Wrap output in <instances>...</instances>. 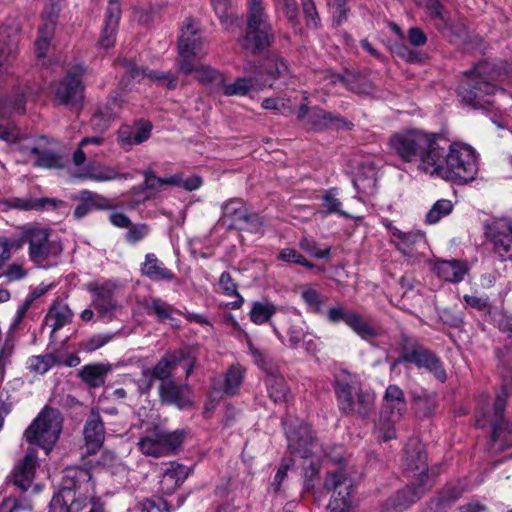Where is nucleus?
I'll return each instance as SVG.
<instances>
[{
	"label": "nucleus",
	"instance_id": "bb28decb",
	"mask_svg": "<svg viewBox=\"0 0 512 512\" xmlns=\"http://www.w3.org/2000/svg\"><path fill=\"white\" fill-rule=\"evenodd\" d=\"M120 17L121 8L119 0H109L105 14L104 27L99 39L101 47L107 49L114 45Z\"/></svg>",
	"mask_w": 512,
	"mask_h": 512
},
{
	"label": "nucleus",
	"instance_id": "393cba45",
	"mask_svg": "<svg viewBox=\"0 0 512 512\" xmlns=\"http://www.w3.org/2000/svg\"><path fill=\"white\" fill-rule=\"evenodd\" d=\"M298 118L305 121L306 124L311 125L315 129H322L328 127H341V124L347 125V123L333 115L331 112L323 109L314 107L309 108L307 105H301L298 111Z\"/></svg>",
	"mask_w": 512,
	"mask_h": 512
},
{
	"label": "nucleus",
	"instance_id": "09e8293b",
	"mask_svg": "<svg viewBox=\"0 0 512 512\" xmlns=\"http://www.w3.org/2000/svg\"><path fill=\"white\" fill-rule=\"evenodd\" d=\"M419 5H425L431 17L436 21L435 25L438 29L448 26V14L444 10L442 4L438 0H416Z\"/></svg>",
	"mask_w": 512,
	"mask_h": 512
},
{
	"label": "nucleus",
	"instance_id": "6ab92c4d",
	"mask_svg": "<svg viewBox=\"0 0 512 512\" xmlns=\"http://www.w3.org/2000/svg\"><path fill=\"white\" fill-rule=\"evenodd\" d=\"M61 10V0H48L44 6L36 42L37 57H45L50 49L56 22Z\"/></svg>",
	"mask_w": 512,
	"mask_h": 512
},
{
	"label": "nucleus",
	"instance_id": "864d4df0",
	"mask_svg": "<svg viewBox=\"0 0 512 512\" xmlns=\"http://www.w3.org/2000/svg\"><path fill=\"white\" fill-rule=\"evenodd\" d=\"M117 333H105V334H96L91 336L90 338L82 341L80 343L81 350L85 352H93L101 347L105 346L107 343L113 340Z\"/></svg>",
	"mask_w": 512,
	"mask_h": 512
},
{
	"label": "nucleus",
	"instance_id": "774afa93",
	"mask_svg": "<svg viewBox=\"0 0 512 512\" xmlns=\"http://www.w3.org/2000/svg\"><path fill=\"white\" fill-rule=\"evenodd\" d=\"M117 140L121 147L125 150L130 149L133 145H136L134 143L135 141V135H134V128L124 125L122 126L117 135Z\"/></svg>",
	"mask_w": 512,
	"mask_h": 512
},
{
	"label": "nucleus",
	"instance_id": "5fc2aeb1",
	"mask_svg": "<svg viewBox=\"0 0 512 512\" xmlns=\"http://www.w3.org/2000/svg\"><path fill=\"white\" fill-rule=\"evenodd\" d=\"M277 258L283 262L298 264L312 269L314 264L308 261L303 255L293 248H283L279 251Z\"/></svg>",
	"mask_w": 512,
	"mask_h": 512
},
{
	"label": "nucleus",
	"instance_id": "e433bc0d",
	"mask_svg": "<svg viewBox=\"0 0 512 512\" xmlns=\"http://www.w3.org/2000/svg\"><path fill=\"white\" fill-rule=\"evenodd\" d=\"M110 371L111 366L108 364H88L81 368L79 371V377L91 388H97L105 383L107 374Z\"/></svg>",
	"mask_w": 512,
	"mask_h": 512
},
{
	"label": "nucleus",
	"instance_id": "c756f323",
	"mask_svg": "<svg viewBox=\"0 0 512 512\" xmlns=\"http://www.w3.org/2000/svg\"><path fill=\"white\" fill-rule=\"evenodd\" d=\"M73 313L67 303L63 300L56 299L51 304L48 313L44 319V328L50 329L52 335L57 330L69 324L72 320Z\"/></svg>",
	"mask_w": 512,
	"mask_h": 512
},
{
	"label": "nucleus",
	"instance_id": "7ed1b4c3",
	"mask_svg": "<svg viewBox=\"0 0 512 512\" xmlns=\"http://www.w3.org/2000/svg\"><path fill=\"white\" fill-rule=\"evenodd\" d=\"M93 484L87 469L68 467L64 471L62 488L53 496L49 512H81L91 499Z\"/></svg>",
	"mask_w": 512,
	"mask_h": 512
},
{
	"label": "nucleus",
	"instance_id": "f704fd0d",
	"mask_svg": "<svg viewBox=\"0 0 512 512\" xmlns=\"http://www.w3.org/2000/svg\"><path fill=\"white\" fill-rule=\"evenodd\" d=\"M333 83H341L354 93L369 95L374 91L373 83L359 73L347 71L344 75H335Z\"/></svg>",
	"mask_w": 512,
	"mask_h": 512
},
{
	"label": "nucleus",
	"instance_id": "f03ea898",
	"mask_svg": "<svg viewBox=\"0 0 512 512\" xmlns=\"http://www.w3.org/2000/svg\"><path fill=\"white\" fill-rule=\"evenodd\" d=\"M432 176L447 181L468 183L473 181L479 171L478 154L469 145L454 143L449 150L440 146Z\"/></svg>",
	"mask_w": 512,
	"mask_h": 512
},
{
	"label": "nucleus",
	"instance_id": "4468645a",
	"mask_svg": "<svg viewBox=\"0 0 512 512\" xmlns=\"http://www.w3.org/2000/svg\"><path fill=\"white\" fill-rule=\"evenodd\" d=\"M86 72V67L82 64L73 66L65 77L55 86V98L63 105L80 109L84 99L85 86L82 83L81 76Z\"/></svg>",
	"mask_w": 512,
	"mask_h": 512
},
{
	"label": "nucleus",
	"instance_id": "412c9836",
	"mask_svg": "<svg viewBox=\"0 0 512 512\" xmlns=\"http://www.w3.org/2000/svg\"><path fill=\"white\" fill-rule=\"evenodd\" d=\"M490 235L500 259L512 261V222L508 219L495 221L490 227Z\"/></svg>",
	"mask_w": 512,
	"mask_h": 512
},
{
	"label": "nucleus",
	"instance_id": "2eb2a0df",
	"mask_svg": "<svg viewBox=\"0 0 512 512\" xmlns=\"http://www.w3.org/2000/svg\"><path fill=\"white\" fill-rule=\"evenodd\" d=\"M406 406L403 391L397 385H389L385 391L383 405V416L387 419L379 424L383 441H389L395 437L394 424L400 420L406 411Z\"/></svg>",
	"mask_w": 512,
	"mask_h": 512
},
{
	"label": "nucleus",
	"instance_id": "cd10ccee",
	"mask_svg": "<svg viewBox=\"0 0 512 512\" xmlns=\"http://www.w3.org/2000/svg\"><path fill=\"white\" fill-rule=\"evenodd\" d=\"M248 210L241 199H230L222 204V215L219 224L232 230L242 225L243 219L246 217Z\"/></svg>",
	"mask_w": 512,
	"mask_h": 512
},
{
	"label": "nucleus",
	"instance_id": "0e129e2a",
	"mask_svg": "<svg viewBox=\"0 0 512 512\" xmlns=\"http://www.w3.org/2000/svg\"><path fill=\"white\" fill-rule=\"evenodd\" d=\"M354 311L346 310L343 306H335L329 308L326 312V318L329 322L336 324L339 322H344L348 325V319L351 318Z\"/></svg>",
	"mask_w": 512,
	"mask_h": 512
},
{
	"label": "nucleus",
	"instance_id": "b1692460",
	"mask_svg": "<svg viewBox=\"0 0 512 512\" xmlns=\"http://www.w3.org/2000/svg\"><path fill=\"white\" fill-rule=\"evenodd\" d=\"M391 242L403 256L413 260L418 258V250L426 245L425 236L420 231L403 232L398 228H393Z\"/></svg>",
	"mask_w": 512,
	"mask_h": 512
},
{
	"label": "nucleus",
	"instance_id": "6e6552de",
	"mask_svg": "<svg viewBox=\"0 0 512 512\" xmlns=\"http://www.w3.org/2000/svg\"><path fill=\"white\" fill-rule=\"evenodd\" d=\"M336 396L339 409L345 414L367 417L374 406V396L362 391L357 378L346 372L337 377Z\"/></svg>",
	"mask_w": 512,
	"mask_h": 512
},
{
	"label": "nucleus",
	"instance_id": "58836bf2",
	"mask_svg": "<svg viewBox=\"0 0 512 512\" xmlns=\"http://www.w3.org/2000/svg\"><path fill=\"white\" fill-rule=\"evenodd\" d=\"M347 326L364 340H369L379 335V329L355 311L351 318L348 319Z\"/></svg>",
	"mask_w": 512,
	"mask_h": 512
},
{
	"label": "nucleus",
	"instance_id": "052dcab7",
	"mask_svg": "<svg viewBox=\"0 0 512 512\" xmlns=\"http://www.w3.org/2000/svg\"><path fill=\"white\" fill-rule=\"evenodd\" d=\"M34 165L44 168H55L59 166V158L48 151H40L38 147H34Z\"/></svg>",
	"mask_w": 512,
	"mask_h": 512
},
{
	"label": "nucleus",
	"instance_id": "20e7f679",
	"mask_svg": "<svg viewBox=\"0 0 512 512\" xmlns=\"http://www.w3.org/2000/svg\"><path fill=\"white\" fill-rule=\"evenodd\" d=\"M287 64L281 59H269L255 77H242L220 86L226 96H245L266 87L282 89L290 84Z\"/></svg>",
	"mask_w": 512,
	"mask_h": 512
},
{
	"label": "nucleus",
	"instance_id": "a18cd8bd",
	"mask_svg": "<svg viewBox=\"0 0 512 512\" xmlns=\"http://www.w3.org/2000/svg\"><path fill=\"white\" fill-rule=\"evenodd\" d=\"M193 72L195 73L196 79L204 84L212 85L216 88H220V86L224 84L223 74L209 66L194 64L192 73Z\"/></svg>",
	"mask_w": 512,
	"mask_h": 512
},
{
	"label": "nucleus",
	"instance_id": "13d9d810",
	"mask_svg": "<svg viewBox=\"0 0 512 512\" xmlns=\"http://www.w3.org/2000/svg\"><path fill=\"white\" fill-rule=\"evenodd\" d=\"M212 6L221 24L229 28L234 21L232 13H230L229 0H212Z\"/></svg>",
	"mask_w": 512,
	"mask_h": 512
},
{
	"label": "nucleus",
	"instance_id": "c85d7f7f",
	"mask_svg": "<svg viewBox=\"0 0 512 512\" xmlns=\"http://www.w3.org/2000/svg\"><path fill=\"white\" fill-rule=\"evenodd\" d=\"M189 473L190 469L180 463H168L160 480L161 492L167 495L172 494L185 481Z\"/></svg>",
	"mask_w": 512,
	"mask_h": 512
},
{
	"label": "nucleus",
	"instance_id": "a19ab883",
	"mask_svg": "<svg viewBox=\"0 0 512 512\" xmlns=\"http://www.w3.org/2000/svg\"><path fill=\"white\" fill-rule=\"evenodd\" d=\"M31 305H32V293H30L26 297V299L24 300V302L22 303V305L18 308V310L16 312L15 318L9 327V331L7 332V338H6V341L4 344V348L1 351V358H3L5 355L9 354L11 338L21 328V323H22L24 317L26 316V313Z\"/></svg>",
	"mask_w": 512,
	"mask_h": 512
},
{
	"label": "nucleus",
	"instance_id": "f8f14e48",
	"mask_svg": "<svg viewBox=\"0 0 512 512\" xmlns=\"http://www.w3.org/2000/svg\"><path fill=\"white\" fill-rule=\"evenodd\" d=\"M183 440V434L180 431L169 432L160 427L147 431L142 437L138 446L140 451L146 456L162 457L170 454L177 449Z\"/></svg>",
	"mask_w": 512,
	"mask_h": 512
},
{
	"label": "nucleus",
	"instance_id": "5701e85b",
	"mask_svg": "<svg viewBox=\"0 0 512 512\" xmlns=\"http://www.w3.org/2000/svg\"><path fill=\"white\" fill-rule=\"evenodd\" d=\"M79 177L96 182H110L115 180L132 179L133 175L128 172H122L121 166H109L100 162H90Z\"/></svg>",
	"mask_w": 512,
	"mask_h": 512
},
{
	"label": "nucleus",
	"instance_id": "1a4fd4ad",
	"mask_svg": "<svg viewBox=\"0 0 512 512\" xmlns=\"http://www.w3.org/2000/svg\"><path fill=\"white\" fill-rule=\"evenodd\" d=\"M177 66L179 72L190 74L194 69L193 59H200L207 54L205 41L201 35L200 29L193 20H186L181 29V35L178 40Z\"/></svg>",
	"mask_w": 512,
	"mask_h": 512
},
{
	"label": "nucleus",
	"instance_id": "dca6fc26",
	"mask_svg": "<svg viewBox=\"0 0 512 512\" xmlns=\"http://www.w3.org/2000/svg\"><path fill=\"white\" fill-rule=\"evenodd\" d=\"M288 449L291 454L301 458H309L316 454L318 444L314 440L310 428L303 422H284Z\"/></svg>",
	"mask_w": 512,
	"mask_h": 512
},
{
	"label": "nucleus",
	"instance_id": "6e6d98bb",
	"mask_svg": "<svg viewBox=\"0 0 512 512\" xmlns=\"http://www.w3.org/2000/svg\"><path fill=\"white\" fill-rule=\"evenodd\" d=\"M301 297L313 313H322V300L320 294L311 287H304L301 291Z\"/></svg>",
	"mask_w": 512,
	"mask_h": 512
},
{
	"label": "nucleus",
	"instance_id": "bf43d9fd",
	"mask_svg": "<svg viewBox=\"0 0 512 512\" xmlns=\"http://www.w3.org/2000/svg\"><path fill=\"white\" fill-rule=\"evenodd\" d=\"M355 189L363 195H372L376 191V178L372 173L370 176L358 175L353 180Z\"/></svg>",
	"mask_w": 512,
	"mask_h": 512
},
{
	"label": "nucleus",
	"instance_id": "9b49d317",
	"mask_svg": "<svg viewBox=\"0 0 512 512\" xmlns=\"http://www.w3.org/2000/svg\"><path fill=\"white\" fill-rule=\"evenodd\" d=\"M194 365L195 357L187 350L166 354L151 371L148 369L143 371V375L146 378L145 389L149 390L151 388L154 379L160 380L161 383L172 381L170 377L178 366H183L186 370V377H188L193 371Z\"/></svg>",
	"mask_w": 512,
	"mask_h": 512
},
{
	"label": "nucleus",
	"instance_id": "c03bdc74",
	"mask_svg": "<svg viewBox=\"0 0 512 512\" xmlns=\"http://www.w3.org/2000/svg\"><path fill=\"white\" fill-rule=\"evenodd\" d=\"M508 397V392L504 387L502 392L499 393L495 399L493 406V416L490 417L487 422H489L493 428L492 430V439L496 441L499 436L500 423L502 421V414L505 409L506 399Z\"/></svg>",
	"mask_w": 512,
	"mask_h": 512
},
{
	"label": "nucleus",
	"instance_id": "ddd939ff",
	"mask_svg": "<svg viewBox=\"0 0 512 512\" xmlns=\"http://www.w3.org/2000/svg\"><path fill=\"white\" fill-rule=\"evenodd\" d=\"M404 344L400 357L396 363H413L419 369H425L440 382H444L447 378L446 372L442 366L440 359L433 353L416 343H410L407 338H404Z\"/></svg>",
	"mask_w": 512,
	"mask_h": 512
},
{
	"label": "nucleus",
	"instance_id": "4be33fe9",
	"mask_svg": "<svg viewBox=\"0 0 512 512\" xmlns=\"http://www.w3.org/2000/svg\"><path fill=\"white\" fill-rule=\"evenodd\" d=\"M85 447L88 454L100 449L105 438V428L99 410L92 408L83 429Z\"/></svg>",
	"mask_w": 512,
	"mask_h": 512
},
{
	"label": "nucleus",
	"instance_id": "2f4dec72",
	"mask_svg": "<svg viewBox=\"0 0 512 512\" xmlns=\"http://www.w3.org/2000/svg\"><path fill=\"white\" fill-rule=\"evenodd\" d=\"M159 393L163 402L175 405L180 409H184L191 404L189 388L184 385H177L173 380L161 383Z\"/></svg>",
	"mask_w": 512,
	"mask_h": 512
},
{
	"label": "nucleus",
	"instance_id": "8fccbe9b",
	"mask_svg": "<svg viewBox=\"0 0 512 512\" xmlns=\"http://www.w3.org/2000/svg\"><path fill=\"white\" fill-rule=\"evenodd\" d=\"M79 199L80 201H87L91 209L110 210L114 208L110 199L89 190H82Z\"/></svg>",
	"mask_w": 512,
	"mask_h": 512
},
{
	"label": "nucleus",
	"instance_id": "69168bd1",
	"mask_svg": "<svg viewBox=\"0 0 512 512\" xmlns=\"http://www.w3.org/2000/svg\"><path fill=\"white\" fill-rule=\"evenodd\" d=\"M414 405L418 413L429 416L435 408V401L432 396L423 394L414 397Z\"/></svg>",
	"mask_w": 512,
	"mask_h": 512
},
{
	"label": "nucleus",
	"instance_id": "a211bd4d",
	"mask_svg": "<svg viewBox=\"0 0 512 512\" xmlns=\"http://www.w3.org/2000/svg\"><path fill=\"white\" fill-rule=\"evenodd\" d=\"M88 290L92 293V303L100 317L111 321L121 308L115 298V283H90Z\"/></svg>",
	"mask_w": 512,
	"mask_h": 512
},
{
	"label": "nucleus",
	"instance_id": "aec40b11",
	"mask_svg": "<svg viewBox=\"0 0 512 512\" xmlns=\"http://www.w3.org/2000/svg\"><path fill=\"white\" fill-rule=\"evenodd\" d=\"M324 486L327 490L334 489L337 493L329 503L330 512H348L351 484L342 472L329 473Z\"/></svg>",
	"mask_w": 512,
	"mask_h": 512
},
{
	"label": "nucleus",
	"instance_id": "de8ad7c7",
	"mask_svg": "<svg viewBox=\"0 0 512 512\" xmlns=\"http://www.w3.org/2000/svg\"><path fill=\"white\" fill-rule=\"evenodd\" d=\"M104 143V138L102 136H92L83 138L78 146V149L73 154V163L75 166H81L86 161L87 155H96V152L93 150L85 151L89 145L100 146Z\"/></svg>",
	"mask_w": 512,
	"mask_h": 512
},
{
	"label": "nucleus",
	"instance_id": "e2e57ef3",
	"mask_svg": "<svg viewBox=\"0 0 512 512\" xmlns=\"http://www.w3.org/2000/svg\"><path fill=\"white\" fill-rule=\"evenodd\" d=\"M139 510L140 512H170L167 502L160 497L144 500L139 504Z\"/></svg>",
	"mask_w": 512,
	"mask_h": 512
},
{
	"label": "nucleus",
	"instance_id": "79ce46f5",
	"mask_svg": "<svg viewBox=\"0 0 512 512\" xmlns=\"http://www.w3.org/2000/svg\"><path fill=\"white\" fill-rule=\"evenodd\" d=\"M266 386L269 397L275 402H285L288 395V387L283 376L270 373L267 375Z\"/></svg>",
	"mask_w": 512,
	"mask_h": 512
},
{
	"label": "nucleus",
	"instance_id": "c9c22d12",
	"mask_svg": "<svg viewBox=\"0 0 512 512\" xmlns=\"http://www.w3.org/2000/svg\"><path fill=\"white\" fill-rule=\"evenodd\" d=\"M435 270L444 280L458 283L464 279L468 272V267L465 262L453 259L437 262Z\"/></svg>",
	"mask_w": 512,
	"mask_h": 512
},
{
	"label": "nucleus",
	"instance_id": "338daca9",
	"mask_svg": "<svg viewBox=\"0 0 512 512\" xmlns=\"http://www.w3.org/2000/svg\"><path fill=\"white\" fill-rule=\"evenodd\" d=\"M493 323L503 332L512 333V317L500 310L490 313Z\"/></svg>",
	"mask_w": 512,
	"mask_h": 512
},
{
	"label": "nucleus",
	"instance_id": "9d476101",
	"mask_svg": "<svg viewBox=\"0 0 512 512\" xmlns=\"http://www.w3.org/2000/svg\"><path fill=\"white\" fill-rule=\"evenodd\" d=\"M63 418L54 408H45L34 419V444L44 450L45 455L52 450L62 431Z\"/></svg>",
	"mask_w": 512,
	"mask_h": 512
},
{
	"label": "nucleus",
	"instance_id": "39448f33",
	"mask_svg": "<svg viewBox=\"0 0 512 512\" xmlns=\"http://www.w3.org/2000/svg\"><path fill=\"white\" fill-rule=\"evenodd\" d=\"M427 471V456L423 446L416 440L409 442L405 447V472L409 477H415L416 483L407 485L398 492L396 507L406 509L426 493L429 489Z\"/></svg>",
	"mask_w": 512,
	"mask_h": 512
},
{
	"label": "nucleus",
	"instance_id": "7c9ffc66",
	"mask_svg": "<svg viewBox=\"0 0 512 512\" xmlns=\"http://www.w3.org/2000/svg\"><path fill=\"white\" fill-rule=\"evenodd\" d=\"M126 71L133 79L142 80L148 78L157 84H165L167 88L174 89L177 86V78L171 72H160L148 70L147 68L137 67L129 61H125Z\"/></svg>",
	"mask_w": 512,
	"mask_h": 512
},
{
	"label": "nucleus",
	"instance_id": "49530a36",
	"mask_svg": "<svg viewBox=\"0 0 512 512\" xmlns=\"http://www.w3.org/2000/svg\"><path fill=\"white\" fill-rule=\"evenodd\" d=\"M342 203L338 198V193L336 189H330L325 192L322 198V211L325 215L329 214H338L344 218H350V214L341 209Z\"/></svg>",
	"mask_w": 512,
	"mask_h": 512
},
{
	"label": "nucleus",
	"instance_id": "423d86ee",
	"mask_svg": "<svg viewBox=\"0 0 512 512\" xmlns=\"http://www.w3.org/2000/svg\"><path fill=\"white\" fill-rule=\"evenodd\" d=\"M465 81L459 88V96L466 105L474 109H485L493 104L492 97L498 91L491 73V65L487 62L478 63L473 70L466 72Z\"/></svg>",
	"mask_w": 512,
	"mask_h": 512
},
{
	"label": "nucleus",
	"instance_id": "f257e3e1",
	"mask_svg": "<svg viewBox=\"0 0 512 512\" xmlns=\"http://www.w3.org/2000/svg\"><path fill=\"white\" fill-rule=\"evenodd\" d=\"M440 139L441 135L437 133L408 129L391 136L389 146L401 160L408 163L416 162L421 171L431 175L435 170Z\"/></svg>",
	"mask_w": 512,
	"mask_h": 512
},
{
	"label": "nucleus",
	"instance_id": "603ef678",
	"mask_svg": "<svg viewBox=\"0 0 512 512\" xmlns=\"http://www.w3.org/2000/svg\"><path fill=\"white\" fill-rule=\"evenodd\" d=\"M116 117V113L108 106L100 108L92 116L90 123L94 130L103 132L109 128L111 121Z\"/></svg>",
	"mask_w": 512,
	"mask_h": 512
},
{
	"label": "nucleus",
	"instance_id": "a878e982",
	"mask_svg": "<svg viewBox=\"0 0 512 512\" xmlns=\"http://www.w3.org/2000/svg\"><path fill=\"white\" fill-rule=\"evenodd\" d=\"M145 178L143 186L134 187L132 194L136 202H143L150 199L156 192L160 191L164 185H178L179 178L172 176L169 178L157 177L152 170L143 172Z\"/></svg>",
	"mask_w": 512,
	"mask_h": 512
},
{
	"label": "nucleus",
	"instance_id": "4d7b16f0",
	"mask_svg": "<svg viewBox=\"0 0 512 512\" xmlns=\"http://www.w3.org/2000/svg\"><path fill=\"white\" fill-rule=\"evenodd\" d=\"M287 335L290 346L297 348L302 341H305L307 336L305 323L302 321L290 322Z\"/></svg>",
	"mask_w": 512,
	"mask_h": 512
},
{
	"label": "nucleus",
	"instance_id": "3c124183",
	"mask_svg": "<svg viewBox=\"0 0 512 512\" xmlns=\"http://www.w3.org/2000/svg\"><path fill=\"white\" fill-rule=\"evenodd\" d=\"M453 210V204L450 200H438L426 214V222L436 224L444 216L449 215Z\"/></svg>",
	"mask_w": 512,
	"mask_h": 512
},
{
	"label": "nucleus",
	"instance_id": "473e14b6",
	"mask_svg": "<svg viewBox=\"0 0 512 512\" xmlns=\"http://www.w3.org/2000/svg\"><path fill=\"white\" fill-rule=\"evenodd\" d=\"M13 484L21 491H27L32 485V448L28 447L23 459L18 461L11 473Z\"/></svg>",
	"mask_w": 512,
	"mask_h": 512
},
{
	"label": "nucleus",
	"instance_id": "680f3d73",
	"mask_svg": "<svg viewBox=\"0 0 512 512\" xmlns=\"http://www.w3.org/2000/svg\"><path fill=\"white\" fill-rule=\"evenodd\" d=\"M150 232L148 225L144 223L130 224L125 234V240L130 244H135L143 240Z\"/></svg>",
	"mask_w": 512,
	"mask_h": 512
},
{
	"label": "nucleus",
	"instance_id": "0eeeda50",
	"mask_svg": "<svg viewBox=\"0 0 512 512\" xmlns=\"http://www.w3.org/2000/svg\"><path fill=\"white\" fill-rule=\"evenodd\" d=\"M273 39V29L263 7V0H249L247 29L240 39V45L255 54L268 48Z\"/></svg>",
	"mask_w": 512,
	"mask_h": 512
},
{
	"label": "nucleus",
	"instance_id": "72a5a7b5",
	"mask_svg": "<svg viewBox=\"0 0 512 512\" xmlns=\"http://www.w3.org/2000/svg\"><path fill=\"white\" fill-rule=\"evenodd\" d=\"M141 272L153 281H172L175 278L174 273L153 253L146 254Z\"/></svg>",
	"mask_w": 512,
	"mask_h": 512
},
{
	"label": "nucleus",
	"instance_id": "4c0bfd02",
	"mask_svg": "<svg viewBox=\"0 0 512 512\" xmlns=\"http://www.w3.org/2000/svg\"><path fill=\"white\" fill-rule=\"evenodd\" d=\"M143 307L148 315H153L159 322H163L166 320L174 322L175 319L173 317V314H180V311L178 309L174 308L169 303L157 297H152L149 300H146Z\"/></svg>",
	"mask_w": 512,
	"mask_h": 512
},
{
	"label": "nucleus",
	"instance_id": "ea45409f",
	"mask_svg": "<svg viewBox=\"0 0 512 512\" xmlns=\"http://www.w3.org/2000/svg\"><path fill=\"white\" fill-rule=\"evenodd\" d=\"M278 311V307L268 301H255L252 303L249 315L251 321L256 325L268 323L272 316Z\"/></svg>",
	"mask_w": 512,
	"mask_h": 512
},
{
	"label": "nucleus",
	"instance_id": "37998d69",
	"mask_svg": "<svg viewBox=\"0 0 512 512\" xmlns=\"http://www.w3.org/2000/svg\"><path fill=\"white\" fill-rule=\"evenodd\" d=\"M243 374L244 369L240 365H232L225 373L224 379L219 389L227 395L236 394L242 383Z\"/></svg>",
	"mask_w": 512,
	"mask_h": 512
},
{
	"label": "nucleus",
	"instance_id": "f3484780",
	"mask_svg": "<svg viewBox=\"0 0 512 512\" xmlns=\"http://www.w3.org/2000/svg\"><path fill=\"white\" fill-rule=\"evenodd\" d=\"M61 251L62 245L56 235L46 228H34V265H53Z\"/></svg>",
	"mask_w": 512,
	"mask_h": 512
}]
</instances>
